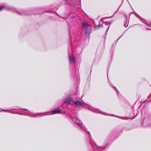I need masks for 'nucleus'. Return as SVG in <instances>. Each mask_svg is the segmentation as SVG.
I'll use <instances>...</instances> for the list:
<instances>
[{"label": "nucleus", "mask_w": 151, "mask_h": 151, "mask_svg": "<svg viewBox=\"0 0 151 151\" xmlns=\"http://www.w3.org/2000/svg\"><path fill=\"white\" fill-rule=\"evenodd\" d=\"M82 27L83 29H85L84 31L85 34L87 36V37L89 39L90 37L89 36L91 32V25L86 22H82Z\"/></svg>", "instance_id": "f257e3e1"}, {"label": "nucleus", "mask_w": 151, "mask_h": 151, "mask_svg": "<svg viewBox=\"0 0 151 151\" xmlns=\"http://www.w3.org/2000/svg\"><path fill=\"white\" fill-rule=\"evenodd\" d=\"M71 119L74 122V123L75 124H77L79 126L81 127L82 129H83L84 131L85 132H86L87 133H88L89 134V139L91 142H92L93 141V140L91 138V134H90V132H89L87 131V129L84 126V125L82 124V123L79 121L78 120L77 121L76 119L74 118L73 117H71Z\"/></svg>", "instance_id": "f03ea898"}, {"label": "nucleus", "mask_w": 151, "mask_h": 151, "mask_svg": "<svg viewBox=\"0 0 151 151\" xmlns=\"http://www.w3.org/2000/svg\"><path fill=\"white\" fill-rule=\"evenodd\" d=\"M143 127H151V116L145 117L143 122L142 123Z\"/></svg>", "instance_id": "7ed1b4c3"}, {"label": "nucleus", "mask_w": 151, "mask_h": 151, "mask_svg": "<svg viewBox=\"0 0 151 151\" xmlns=\"http://www.w3.org/2000/svg\"><path fill=\"white\" fill-rule=\"evenodd\" d=\"M5 9L7 10H10V11H12L14 12H16L19 15H29L31 14L29 13H26L25 12H23L22 11L21 12H19L17 11H16L15 9H14L13 8H12L11 6H6V7L5 6Z\"/></svg>", "instance_id": "20e7f679"}, {"label": "nucleus", "mask_w": 151, "mask_h": 151, "mask_svg": "<svg viewBox=\"0 0 151 151\" xmlns=\"http://www.w3.org/2000/svg\"><path fill=\"white\" fill-rule=\"evenodd\" d=\"M73 99L70 97H67L63 99V101L64 103L67 104H71V102L73 103Z\"/></svg>", "instance_id": "39448f33"}, {"label": "nucleus", "mask_w": 151, "mask_h": 151, "mask_svg": "<svg viewBox=\"0 0 151 151\" xmlns=\"http://www.w3.org/2000/svg\"><path fill=\"white\" fill-rule=\"evenodd\" d=\"M68 59L70 64H73L76 63L75 59L73 56L68 55Z\"/></svg>", "instance_id": "423d86ee"}, {"label": "nucleus", "mask_w": 151, "mask_h": 151, "mask_svg": "<svg viewBox=\"0 0 151 151\" xmlns=\"http://www.w3.org/2000/svg\"><path fill=\"white\" fill-rule=\"evenodd\" d=\"M73 103L75 105H76V107H78L79 105L83 106V105L82 103L80 101H73Z\"/></svg>", "instance_id": "0eeeda50"}, {"label": "nucleus", "mask_w": 151, "mask_h": 151, "mask_svg": "<svg viewBox=\"0 0 151 151\" xmlns=\"http://www.w3.org/2000/svg\"><path fill=\"white\" fill-rule=\"evenodd\" d=\"M21 110L22 111H28V110L24 109H11L10 110H2V111H15V110Z\"/></svg>", "instance_id": "6e6552de"}, {"label": "nucleus", "mask_w": 151, "mask_h": 151, "mask_svg": "<svg viewBox=\"0 0 151 151\" xmlns=\"http://www.w3.org/2000/svg\"><path fill=\"white\" fill-rule=\"evenodd\" d=\"M61 111L59 110H57L56 109H54L52 111V114L60 113H61Z\"/></svg>", "instance_id": "1a4fd4ad"}, {"label": "nucleus", "mask_w": 151, "mask_h": 151, "mask_svg": "<svg viewBox=\"0 0 151 151\" xmlns=\"http://www.w3.org/2000/svg\"><path fill=\"white\" fill-rule=\"evenodd\" d=\"M111 86L116 91L118 96H119L118 91L117 90L116 88L115 87H114L112 86Z\"/></svg>", "instance_id": "9d476101"}, {"label": "nucleus", "mask_w": 151, "mask_h": 151, "mask_svg": "<svg viewBox=\"0 0 151 151\" xmlns=\"http://www.w3.org/2000/svg\"><path fill=\"white\" fill-rule=\"evenodd\" d=\"M146 28L147 29L151 30V24H149V26H148L147 25V27H146Z\"/></svg>", "instance_id": "9b49d317"}, {"label": "nucleus", "mask_w": 151, "mask_h": 151, "mask_svg": "<svg viewBox=\"0 0 151 151\" xmlns=\"http://www.w3.org/2000/svg\"><path fill=\"white\" fill-rule=\"evenodd\" d=\"M101 27H103L102 25L101 24H99L97 25H95L96 28L97 29H99V28Z\"/></svg>", "instance_id": "f8f14e48"}, {"label": "nucleus", "mask_w": 151, "mask_h": 151, "mask_svg": "<svg viewBox=\"0 0 151 151\" xmlns=\"http://www.w3.org/2000/svg\"><path fill=\"white\" fill-rule=\"evenodd\" d=\"M5 6H0V11H1L4 8H5Z\"/></svg>", "instance_id": "ddd939ff"}, {"label": "nucleus", "mask_w": 151, "mask_h": 151, "mask_svg": "<svg viewBox=\"0 0 151 151\" xmlns=\"http://www.w3.org/2000/svg\"><path fill=\"white\" fill-rule=\"evenodd\" d=\"M11 113H13V114H20L19 112V111H13V112L12 111V112H11Z\"/></svg>", "instance_id": "4468645a"}, {"label": "nucleus", "mask_w": 151, "mask_h": 151, "mask_svg": "<svg viewBox=\"0 0 151 151\" xmlns=\"http://www.w3.org/2000/svg\"><path fill=\"white\" fill-rule=\"evenodd\" d=\"M27 114L29 113V114H28L27 115H29V116H31L32 115H31L32 114V113L30 111H27Z\"/></svg>", "instance_id": "2eb2a0df"}, {"label": "nucleus", "mask_w": 151, "mask_h": 151, "mask_svg": "<svg viewBox=\"0 0 151 151\" xmlns=\"http://www.w3.org/2000/svg\"><path fill=\"white\" fill-rule=\"evenodd\" d=\"M100 113L101 114H103L106 115H107V114H104V113H103V112H102L101 111H100Z\"/></svg>", "instance_id": "dca6fc26"}, {"label": "nucleus", "mask_w": 151, "mask_h": 151, "mask_svg": "<svg viewBox=\"0 0 151 151\" xmlns=\"http://www.w3.org/2000/svg\"><path fill=\"white\" fill-rule=\"evenodd\" d=\"M106 147H105L104 148V149H105L106 148Z\"/></svg>", "instance_id": "f3484780"}, {"label": "nucleus", "mask_w": 151, "mask_h": 151, "mask_svg": "<svg viewBox=\"0 0 151 151\" xmlns=\"http://www.w3.org/2000/svg\"><path fill=\"white\" fill-rule=\"evenodd\" d=\"M109 27L108 28V29H107V30H108V29H109Z\"/></svg>", "instance_id": "a211bd4d"}, {"label": "nucleus", "mask_w": 151, "mask_h": 151, "mask_svg": "<svg viewBox=\"0 0 151 151\" xmlns=\"http://www.w3.org/2000/svg\"><path fill=\"white\" fill-rule=\"evenodd\" d=\"M124 27H126V26L124 25Z\"/></svg>", "instance_id": "6ab92c4d"}]
</instances>
